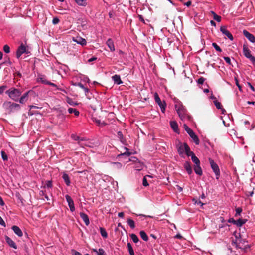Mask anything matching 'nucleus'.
<instances>
[{"instance_id":"nucleus-1","label":"nucleus","mask_w":255,"mask_h":255,"mask_svg":"<svg viewBox=\"0 0 255 255\" xmlns=\"http://www.w3.org/2000/svg\"><path fill=\"white\" fill-rule=\"evenodd\" d=\"M175 108L181 120H191V116L188 115L187 110L182 104L180 103L176 104L175 106Z\"/></svg>"},{"instance_id":"nucleus-2","label":"nucleus","mask_w":255,"mask_h":255,"mask_svg":"<svg viewBox=\"0 0 255 255\" xmlns=\"http://www.w3.org/2000/svg\"><path fill=\"white\" fill-rule=\"evenodd\" d=\"M5 93L12 100L15 101H18L22 92L20 90L12 87L7 90Z\"/></svg>"},{"instance_id":"nucleus-3","label":"nucleus","mask_w":255,"mask_h":255,"mask_svg":"<svg viewBox=\"0 0 255 255\" xmlns=\"http://www.w3.org/2000/svg\"><path fill=\"white\" fill-rule=\"evenodd\" d=\"M3 106L10 112H14L20 109V106L18 104L12 103L9 101L5 102L3 103Z\"/></svg>"},{"instance_id":"nucleus-4","label":"nucleus","mask_w":255,"mask_h":255,"mask_svg":"<svg viewBox=\"0 0 255 255\" xmlns=\"http://www.w3.org/2000/svg\"><path fill=\"white\" fill-rule=\"evenodd\" d=\"M184 128L195 143L196 145H198L199 144V139L194 131L186 124H184Z\"/></svg>"},{"instance_id":"nucleus-5","label":"nucleus","mask_w":255,"mask_h":255,"mask_svg":"<svg viewBox=\"0 0 255 255\" xmlns=\"http://www.w3.org/2000/svg\"><path fill=\"white\" fill-rule=\"evenodd\" d=\"M209 161L212 169L216 175V179L218 180L220 176V172L218 165L211 159L209 158Z\"/></svg>"},{"instance_id":"nucleus-6","label":"nucleus","mask_w":255,"mask_h":255,"mask_svg":"<svg viewBox=\"0 0 255 255\" xmlns=\"http://www.w3.org/2000/svg\"><path fill=\"white\" fill-rule=\"evenodd\" d=\"M30 52L28 51V47L23 43L18 47L16 53L17 58H19L20 56L24 53L29 54Z\"/></svg>"},{"instance_id":"nucleus-7","label":"nucleus","mask_w":255,"mask_h":255,"mask_svg":"<svg viewBox=\"0 0 255 255\" xmlns=\"http://www.w3.org/2000/svg\"><path fill=\"white\" fill-rule=\"evenodd\" d=\"M232 245L233 246H235L236 247L244 251L249 248L247 242L245 240H243V241L240 240H236V242L232 243Z\"/></svg>"},{"instance_id":"nucleus-8","label":"nucleus","mask_w":255,"mask_h":255,"mask_svg":"<svg viewBox=\"0 0 255 255\" xmlns=\"http://www.w3.org/2000/svg\"><path fill=\"white\" fill-rule=\"evenodd\" d=\"M154 99L155 101L158 104L160 107L162 113H164L165 111V108L166 106V103L164 101L162 102L159 97L158 94L155 93L154 94Z\"/></svg>"},{"instance_id":"nucleus-9","label":"nucleus","mask_w":255,"mask_h":255,"mask_svg":"<svg viewBox=\"0 0 255 255\" xmlns=\"http://www.w3.org/2000/svg\"><path fill=\"white\" fill-rule=\"evenodd\" d=\"M243 52L244 56L251 61L255 60V57L251 55L250 50L246 46H243Z\"/></svg>"},{"instance_id":"nucleus-10","label":"nucleus","mask_w":255,"mask_h":255,"mask_svg":"<svg viewBox=\"0 0 255 255\" xmlns=\"http://www.w3.org/2000/svg\"><path fill=\"white\" fill-rule=\"evenodd\" d=\"M66 200L68 203V206L70 209V211L73 212L75 211V208L74 206V203L73 199L68 194L65 195Z\"/></svg>"},{"instance_id":"nucleus-11","label":"nucleus","mask_w":255,"mask_h":255,"mask_svg":"<svg viewBox=\"0 0 255 255\" xmlns=\"http://www.w3.org/2000/svg\"><path fill=\"white\" fill-rule=\"evenodd\" d=\"M220 31L223 34L226 35L230 40H233V37L231 33L227 29V28L225 26H222L220 27Z\"/></svg>"},{"instance_id":"nucleus-12","label":"nucleus","mask_w":255,"mask_h":255,"mask_svg":"<svg viewBox=\"0 0 255 255\" xmlns=\"http://www.w3.org/2000/svg\"><path fill=\"white\" fill-rule=\"evenodd\" d=\"M244 35L252 43L255 42V36L246 30H243Z\"/></svg>"},{"instance_id":"nucleus-13","label":"nucleus","mask_w":255,"mask_h":255,"mask_svg":"<svg viewBox=\"0 0 255 255\" xmlns=\"http://www.w3.org/2000/svg\"><path fill=\"white\" fill-rule=\"evenodd\" d=\"M5 239L6 243L8 244V245L15 249L17 248V246L15 243V242L8 236H5Z\"/></svg>"},{"instance_id":"nucleus-14","label":"nucleus","mask_w":255,"mask_h":255,"mask_svg":"<svg viewBox=\"0 0 255 255\" xmlns=\"http://www.w3.org/2000/svg\"><path fill=\"white\" fill-rule=\"evenodd\" d=\"M106 45L111 52H113L115 50L114 42L112 39L109 38L107 40L106 42Z\"/></svg>"},{"instance_id":"nucleus-15","label":"nucleus","mask_w":255,"mask_h":255,"mask_svg":"<svg viewBox=\"0 0 255 255\" xmlns=\"http://www.w3.org/2000/svg\"><path fill=\"white\" fill-rule=\"evenodd\" d=\"M112 79L114 81L115 84L117 85H120L123 83V81H122L120 76L119 75H114L112 76Z\"/></svg>"},{"instance_id":"nucleus-16","label":"nucleus","mask_w":255,"mask_h":255,"mask_svg":"<svg viewBox=\"0 0 255 255\" xmlns=\"http://www.w3.org/2000/svg\"><path fill=\"white\" fill-rule=\"evenodd\" d=\"M12 229L13 232L16 234L18 237H22L23 236V233L21 230L17 226L14 225L12 227Z\"/></svg>"},{"instance_id":"nucleus-17","label":"nucleus","mask_w":255,"mask_h":255,"mask_svg":"<svg viewBox=\"0 0 255 255\" xmlns=\"http://www.w3.org/2000/svg\"><path fill=\"white\" fill-rule=\"evenodd\" d=\"M170 125L172 128L173 130L177 133H179V130L178 129V126L176 122L170 121Z\"/></svg>"},{"instance_id":"nucleus-18","label":"nucleus","mask_w":255,"mask_h":255,"mask_svg":"<svg viewBox=\"0 0 255 255\" xmlns=\"http://www.w3.org/2000/svg\"><path fill=\"white\" fill-rule=\"evenodd\" d=\"M80 217L82 219L85 224L88 226L90 224L89 219L88 216L83 212L80 213Z\"/></svg>"},{"instance_id":"nucleus-19","label":"nucleus","mask_w":255,"mask_h":255,"mask_svg":"<svg viewBox=\"0 0 255 255\" xmlns=\"http://www.w3.org/2000/svg\"><path fill=\"white\" fill-rule=\"evenodd\" d=\"M29 92V91L26 92L20 98H19L18 101L20 103L24 104L27 101Z\"/></svg>"},{"instance_id":"nucleus-20","label":"nucleus","mask_w":255,"mask_h":255,"mask_svg":"<svg viewBox=\"0 0 255 255\" xmlns=\"http://www.w3.org/2000/svg\"><path fill=\"white\" fill-rule=\"evenodd\" d=\"M73 41L82 46L86 45L87 43L86 40L82 37H77L74 39Z\"/></svg>"},{"instance_id":"nucleus-21","label":"nucleus","mask_w":255,"mask_h":255,"mask_svg":"<svg viewBox=\"0 0 255 255\" xmlns=\"http://www.w3.org/2000/svg\"><path fill=\"white\" fill-rule=\"evenodd\" d=\"M62 178L66 185L68 186H70L71 181L69 175L66 173L64 172L62 175Z\"/></svg>"},{"instance_id":"nucleus-22","label":"nucleus","mask_w":255,"mask_h":255,"mask_svg":"<svg viewBox=\"0 0 255 255\" xmlns=\"http://www.w3.org/2000/svg\"><path fill=\"white\" fill-rule=\"evenodd\" d=\"M184 167L188 174H191L192 173V169L189 162H185L184 164Z\"/></svg>"},{"instance_id":"nucleus-23","label":"nucleus","mask_w":255,"mask_h":255,"mask_svg":"<svg viewBox=\"0 0 255 255\" xmlns=\"http://www.w3.org/2000/svg\"><path fill=\"white\" fill-rule=\"evenodd\" d=\"M214 103L217 109H221L222 110V113L223 114H224L226 112V110L222 108V106L221 103L218 102L217 100H215L214 101Z\"/></svg>"},{"instance_id":"nucleus-24","label":"nucleus","mask_w":255,"mask_h":255,"mask_svg":"<svg viewBox=\"0 0 255 255\" xmlns=\"http://www.w3.org/2000/svg\"><path fill=\"white\" fill-rule=\"evenodd\" d=\"M194 170L196 174L199 175H202L203 174L202 170L200 166V164L195 165Z\"/></svg>"},{"instance_id":"nucleus-25","label":"nucleus","mask_w":255,"mask_h":255,"mask_svg":"<svg viewBox=\"0 0 255 255\" xmlns=\"http://www.w3.org/2000/svg\"><path fill=\"white\" fill-rule=\"evenodd\" d=\"M191 158L192 161L194 163L195 165L200 164V161L199 159L195 156L194 153H191Z\"/></svg>"},{"instance_id":"nucleus-26","label":"nucleus","mask_w":255,"mask_h":255,"mask_svg":"<svg viewBox=\"0 0 255 255\" xmlns=\"http://www.w3.org/2000/svg\"><path fill=\"white\" fill-rule=\"evenodd\" d=\"M37 81L41 82L43 84H46L48 81L46 79L45 76L44 75H40L38 76Z\"/></svg>"},{"instance_id":"nucleus-27","label":"nucleus","mask_w":255,"mask_h":255,"mask_svg":"<svg viewBox=\"0 0 255 255\" xmlns=\"http://www.w3.org/2000/svg\"><path fill=\"white\" fill-rule=\"evenodd\" d=\"M117 136L121 143L123 144H126V139L124 138L123 133L121 131H118Z\"/></svg>"},{"instance_id":"nucleus-28","label":"nucleus","mask_w":255,"mask_h":255,"mask_svg":"<svg viewBox=\"0 0 255 255\" xmlns=\"http://www.w3.org/2000/svg\"><path fill=\"white\" fill-rule=\"evenodd\" d=\"M75 2L80 6L85 7L87 5V0H74Z\"/></svg>"},{"instance_id":"nucleus-29","label":"nucleus","mask_w":255,"mask_h":255,"mask_svg":"<svg viewBox=\"0 0 255 255\" xmlns=\"http://www.w3.org/2000/svg\"><path fill=\"white\" fill-rule=\"evenodd\" d=\"M68 112L69 114H72V113H74V115L76 116H78L79 115V111H78L77 109H74V108H68Z\"/></svg>"},{"instance_id":"nucleus-30","label":"nucleus","mask_w":255,"mask_h":255,"mask_svg":"<svg viewBox=\"0 0 255 255\" xmlns=\"http://www.w3.org/2000/svg\"><path fill=\"white\" fill-rule=\"evenodd\" d=\"M141 238L145 241H147L148 240V236L144 231H141L139 233Z\"/></svg>"},{"instance_id":"nucleus-31","label":"nucleus","mask_w":255,"mask_h":255,"mask_svg":"<svg viewBox=\"0 0 255 255\" xmlns=\"http://www.w3.org/2000/svg\"><path fill=\"white\" fill-rule=\"evenodd\" d=\"M127 223L131 229H134L135 227V222L131 219L128 218L127 220Z\"/></svg>"},{"instance_id":"nucleus-32","label":"nucleus","mask_w":255,"mask_h":255,"mask_svg":"<svg viewBox=\"0 0 255 255\" xmlns=\"http://www.w3.org/2000/svg\"><path fill=\"white\" fill-rule=\"evenodd\" d=\"M93 251L96 252L98 255H106L104 250L102 248L99 249L98 250L93 249Z\"/></svg>"},{"instance_id":"nucleus-33","label":"nucleus","mask_w":255,"mask_h":255,"mask_svg":"<svg viewBox=\"0 0 255 255\" xmlns=\"http://www.w3.org/2000/svg\"><path fill=\"white\" fill-rule=\"evenodd\" d=\"M100 233L101 236L104 238H107L108 236L107 233L105 229L102 227L100 228Z\"/></svg>"},{"instance_id":"nucleus-34","label":"nucleus","mask_w":255,"mask_h":255,"mask_svg":"<svg viewBox=\"0 0 255 255\" xmlns=\"http://www.w3.org/2000/svg\"><path fill=\"white\" fill-rule=\"evenodd\" d=\"M127 245L130 255H134V252L131 244L130 243H128Z\"/></svg>"},{"instance_id":"nucleus-35","label":"nucleus","mask_w":255,"mask_h":255,"mask_svg":"<svg viewBox=\"0 0 255 255\" xmlns=\"http://www.w3.org/2000/svg\"><path fill=\"white\" fill-rule=\"evenodd\" d=\"M178 152L180 155H181L185 152V150L183 147V144H180V145L178 146Z\"/></svg>"},{"instance_id":"nucleus-36","label":"nucleus","mask_w":255,"mask_h":255,"mask_svg":"<svg viewBox=\"0 0 255 255\" xmlns=\"http://www.w3.org/2000/svg\"><path fill=\"white\" fill-rule=\"evenodd\" d=\"M245 223V221L244 220H242L241 219L236 220V222H235V225H236L237 226H239V227L241 226Z\"/></svg>"},{"instance_id":"nucleus-37","label":"nucleus","mask_w":255,"mask_h":255,"mask_svg":"<svg viewBox=\"0 0 255 255\" xmlns=\"http://www.w3.org/2000/svg\"><path fill=\"white\" fill-rule=\"evenodd\" d=\"M134 168L137 170L140 171L142 169V165L140 162H137L135 163Z\"/></svg>"},{"instance_id":"nucleus-38","label":"nucleus","mask_w":255,"mask_h":255,"mask_svg":"<svg viewBox=\"0 0 255 255\" xmlns=\"http://www.w3.org/2000/svg\"><path fill=\"white\" fill-rule=\"evenodd\" d=\"M131 239L132 240L133 242H134L135 243H137L138 241H139V239H138V237L134 234H131L130 235Z\"/></svg>"},{"instance_id":"nucleus-39","label":"nucleus","mask_w":255,"mask_h":255,"mask_svg":"<svg viewBox=\"0 0 255 255\" xmlns=\"http://www.w3.org/2000/svg\"><path fill=\"white\" fill-rule=\"evenodd\" d=\"M67 102L70 105L74 106L77 105L78 104L77 102H75L71 98H67Z\"/></svg>"},{"instance_id":"nucleus-40","label":"nucleus","mask_w":255,"mask_h":255,"mask_svg":"<svg viewBox=\"0 0 255 255\" xmlns=\"http://www.w3.org/2000/svg\"><path fill=\"white\" fill-rule=\"evenodd\" d=\"M212 45L213 47L216 50V51L219 52H222V49L216 43H213Z\"/></svg>"},{"instance_id":"nucleus-41","label":"nucleus","mask_w":255,"mask_h":255,"mask_svg":"<svg viewBox=\"0 0 255 255\" xmlns=\"http://www.w3.org/2000/svg\"><path fill=\"white\" fill-rule=\"evenodd\" d=\"M242 211V209L241 208L238 207V208H236V214L235 215V216L236 217L238 216H240Z\"/></svg>"},{"instance_id":"nucleus-42","label":"nucleus","mask_w":255,"mask_h":255,"mask_svg":"<svg viewBox=\"0 0 255 255\" xmlns=\"http://www.w3.org/2000/svg\"><path fill=\"white\" fill-rule=\"evenodd\" d=\"M47 85H50V86H52L53 87H54L56 88V89L57 90H62L61 88H59L55 84L53 83H52L50 81H48L47 82Z\"/></svg>"},{"instance_id":"nucleus-43","label":"nucleus","mask_w":255,"mask_h":255,"mask_svg":"<svg viewBox=\"0 0 255 255\" xmlns=\"http://www.w3.org/2000/svg\"><path fill=\"white\" fill-rule=\"evenodd\" d=\"M125 149L126 150V151L125 152L123 153H121L120 155H127V156H130L131 154V152L128 151V149L125 147Z\"/></svg>"},{"instance_id":"nucleus-44","label":"nucleus","mask_w":255,"mask_h":255,"mask_svg":"<svg viewBox=\"0 0 255 255\" xmlns=\"http://www.w3.org/2000/svg\"><path fill=\"white\" fill-rule=\"evenodd\" d=\"M3 51L6 53H9L10 52V47L8 45H5L4 46H3Z\"/></svg>"},{"instance_id":"nucleus-45","label":"nucleus","mask_w":255,"mask_h":255,"mask_svg":"<svg viewBox=\"0 0 255 255\" xmlns=\"http://www.w3.org/2000/svg\"><path fill=\"white\" fill-rule=\"evenodd\" d=\"M183 147L184 148L185 153L187 152V151H190V147H189L187 143H183Z\"/></svg>"},{"instance_id":"nucleus-46","label":"nucleus","mask_w":255,"mask_h":255,"mask_svg":"<svg viewBox=\"0 0 255 255\" xmlns=\"http://www.w3.org/2000/svg\"><path fill=\"white\" fill-rule=\"evenodd\" d=\"M213 18L214 20H215L216 21H217L218 22H220L221 20V16L218 15L216 14H215V15H214Z\"/></svg>"},{"instance_id":"nucleus-47","label":"nucleus","mask_w":255,"mask_h":255,"mask_svg":"<svg viewBox=\"0 0 255 255\" xmlns=\"http://www.w3.org/2000/svg\"><path fill=\"white\" fill-rule=\"evenodd\" d=\"M46 186L47 188H50L52 187V182L51 180H48L46 182Z\"/></svg>"},{"instance_id":"nucleus-48","label":"nucleus","mask_w":255,"mask_h":255,"mask_svg":"<svg viewBox=\"0 0 255 255\" xmlns=\"http://www.w3.org/2000/svg\"><path fill=\"white\" fill-rule=\"evenodd\" d=\"M1 157L3 160H7L8 159L6 154L3 151H1Z\"/></svg>"},{"instance_id":"nucleus-49","label":"nucleus","mask_w":255,"mask_h":255,"mask_svg":"<svg viewBox=\"0 0 255 255\" xmlns=\"http://www.w3.org/2000/svg\"><path fill=\"white\" fill-rule=\"evenodd\" d=\"M7 88V86L2 85L0 87V94H2L4 91Z\"/></svg>"},{"instance_id":"nucleus-50","label":"nucleus","mask_w":255,"mask_h":255,"mask_svg":"<svg viewBox=\"0 0 255 255\" xmlns=\"http://www.w3.org/2000/svg\"><path fill=\"white\" fill-rule=\"evenodd\" d=\"M205 78L202 77L198 79L197 82L199 84H203Z\"/></svg>"},{"instance_id":"nucleus-51","label":"nucleus","mask_w":255,"mask_h":255,"mask_svg":"<svg viewBox=\"0 0 255 255\" xmlns=\"http://www.w3.org/2000/svg\"><path fill=\"white\" fill-rule=\"evenodd\" d=\"M142 184L144 186H147L149 185L145 177L143 178Z\"/></svg>"},{"instance_id":"nucleus-52","label":"nucleus","mask_w":255,"mask_h":255,"mask_svg":"<svg viewBox=\"0 0 255 255\" xmlns=\"http://www.w3.org/2000/svg\"><path fill=\"white\" fill-rule=\"evenodd\" d=\"M0 225H1V226H2L4 227H6V224L0 216Z\"/></svg>"},{"instance_id":"nucleus-53","label":"nucleus","mask_w":255,"mask_h":255,"mask_svg":"<svg viewBox=\"0 0 255 255\" xmlns=\"http://www.w3.org/2000/svg\"><path fill=\"white\" fill-rule=\"evenodd\" d=\"M59 22V19L57 17H54L52 20L54 24H57Z\"/></svg>"},{"instance_id":"nucleus-54","label":"nucleus","mask_w":255,"mask_h":255,"mask_svg":"<svg viewBox=\"0 0 255 255\" xmlns=\"http://www.w3.org/2000/svg\"><path fill=\"white\" fill-rule=\"evenodd\" d=\"M224 59L226 62L229 64H231V59L229 57H224Z\"/></svg>"},{"instance_id":"nucleus-55","label":"nucleus","mask_w":255,"mask_h":255,"mask_svg":"<svg viewBox=\"0 0 255 255\" xmlns=\"http://www.w3.org/2000/svg\"><path fill=\"white\" fill-rule=\"evenodd\" d=\"M72 252V255H82V254L80 253L75 250H73Z\"/></svg>"},{"instance_id":"nucleus-56","label":"nucleus","mask_w":255,"mask_h":255,"mask_svg":"<svg viewBox=\"0 0 255 255\" xmlns=\"http://www.w3.org/2000/svg\"><path fill=\"white\" fill-rule=\"evenodd\" d=\"M195 204L197 205H200L201 206H202L204 205V203H203L201 201L197 200L195 201Z\"/></svg>"},{"instance_id":"nucleus-57","label":"nucleus","mask_w":255,"mask_h":255,"mask_svg":"<svg viewBox=\"0 0 255 255\" xmlns=\"http://www.w3.org/2000/svg\"><path fill=\"white\" fill-rule=\"evenodd\" d=\"M228 222L235 225L236 220H234L233 218H230L228 219Z\"/></svg>"},{"instance_id":"nucleus-58","label":"nucleus","mask_w":255,"mask_h":255,"mask_svg":"<svg viewBox=\"0 0 255 255\" xmlns=\"http://www.w3.org/2000/svg\"><path fill=\"white\" fill-rule=\"evenodd\" d=\"M235 80H236V84L237 86L238 87L239 90L240 91H241L242 87L240 86V85L239 84V82H238V81L237 79L235 78Z\"/></svg>"},{"instance_id":"nucleus-59","label":"nucleus","mask_w":255,"mask_h":255,"mask_svg":"<svg viewBox=\"0 0 255 255\" xmlns=\"http://www.w3.org/2000/svg\"><path fill=\"white\" fill-rule=\"evenodd\" d=\"M83 90H84L85 95L86 96H88V94L89 92V90L88 88L85 87L84 88Z\"/></svg>"},{"instance_id":"nucleus-60","label":"nucleus","mask_w":255,"mask_h":255,"mask_svg":"<svg viewBox=\"0 0 255 255\" xmlns=\"http://www.w3.org/2000/svg\"><path fill=\"white\" fill-rule=\"evenodd\" d=\"M129 160L136 163L137 161H138V159L135 157H132L131 158L129 159Z\"/></svg>"},{"instance_id":"nucleus-61","label":"nucleus","mask_w":255,"mask_h":255,"mask_svg":"<svg viewBox=\"0 0 255 255\" xmlns=\"http://www.w3.org/2000/svg\"><path fill=\"white\" fill-rule=\"evenodd\" d=\"M83 80L84 82H87V83H89L90 82L89 78L88 77H87V76H84L83 79Z\"/></svg>"},{"instance_id":"nucleus-62","label":"nucleus","mask_w":255,"mask_h":255,"mask_svg":"<svg viewBox=\"0 0 255 255\" xmlns=\"http://www.w3.org/2000/svg\"><path fill=\"white\" fill-rule=\"evenodd\" d=\"M248 85L249 86V87L250 88V89H251V90L252 91H255V88L254 87L252 86V85L250 83V82H248Z\"/></svg>"},{"instance_id":"nucleus-63","label":"nucleus","mask_w":255,"mask_h":255,"mask_svg":"<svg viewBox=\"0 0 255 255\" xmlns=\"http://www.w3.org/2000/svg\"><path fill=\"white\" fill-rule=\"evenodd\" d=\"M97 59V58L96 57H92V58L88 59V62H93Z\"/></svg>"},{"instance_id":"nucleus-64","label":"nucleus","mask_w":255,"mask_h":255,"mask_svg":"<svg viewBox=\"0 0 255 255\" xmlns=\"http://www.w3.org/2000/svg\"><path fill=\"white\" fill-rule=\"evenodd\" d=\"M77 86L83 89L85 86L81 83H78L76 84Z\"/></svg>"}]
</instances>
